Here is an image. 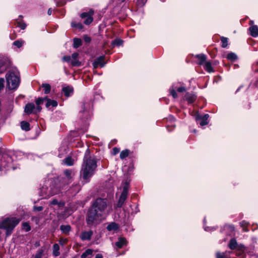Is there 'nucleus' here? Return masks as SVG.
<instances>
[{
	"instance_id": "nucleus-1",
	"label": "nucleus",
	"mask_w": 258,
	"mask_h": 258,
	"mask_svg": "<svg viewBox=\"0 0 258 258\" xmlns=\"http://www.w3.org/2000/svg\"><path fill=\"white\" fill-rule=\"evenodd\" d=\"M109 202L106 199L98 198L89 209L86 221L89 226L99 223L108 214Z\"/></svg>"
},
{
	"instance_id": "nucleus-2",
	"label": "nucleus",
	"mask_w": 258,
	"mask_h": 258,
	"mask_svg": "<svg viewBox=\"0 0 258 258\" xmlns=\"http://www.w3.org/2000/svg\"><path fill=\"white\" fill-rule=\"evenodd\" d=\"M89 152L88 150L86 152L81 171V175L82 176L83 178L86 180H87L94 174L97 167L95 159L93 157L88 156V153Z\"/></svg>"
},
{
	"instance_id": "nucleus-3",
	"label": "nucleus",
	"mask_w": 258,
	"mask_h": 258,
	"mask_svg": "<svg viewBox=\"0 0 258 258\" xmlns=\"http://www.w3.org/2000/svg\"><path fill=\"white\" fill-rule=\"evenodd\" d=\"M6 77L8 88L10 89H16L20 83L18 71L16 69H13L6 74Z\"/></svg>"
},
{
	"instance_id": "nucleus-4",
	"label": "nucleus",
	"mask_w": 258,
	"mask_h": 258,
	"mask_svg": "<svg viewBox=\"0 0 258 258\" xmlns=\"http://www.w3.org/2000/svg\"><path fill=\"white\" fill-rule=\"evenodd\" d=\"M20 220L16 217L7 218L0 222V228L6 230V236H9Z\"/></svg>"
},
{
	"instance_id": "nucleus-5",
	"label": "nucleus",
	"mask_w": 258,
	"mask_h": 258,
	"mask_svg": "<svg viewBox=\"0 0 258 258\" xmlns=\"http://www.w3.org/2000/svg\"><path fill=\"white\" fill-rule=\"evenodd\" d=\"M10 65L9 60L6 57H0V74L4 73Z\"/></svg>"
},
{
	"instance_id": "nucleus-6",
	"label": "nucleus",
	"mask_w": 258,
	"mask_h": 258,
	"mask_svg": "<svg viewBox=\"0 0 258 258\" xmlns=\"http://www.w3.org/2000/svg\"><path fill=\"white\" fill-rule=\"evenodd\" d=\"M127 196V194L126 191V190L125 189L124 191H122V193L119 197L118 203L116 205V206L118 208H120L122 207V206L123 205L126 199Z\"/></svg>"
},
{
	"instance_id": "nucleus-7",
	"label": "nucleus",
	"mask_w": 258,
	"mask_h": 258,
	"mask_svg": "<svg viewBox=\"0 0 258 258\" xmlns=\"http://www.w3.org/2000/svg\"><path fill=\"white\" fill-rule=\"evenodd\" d=\"M93 235V231L89 230L88 231L82 232L80 235V238L82 240H89L91 239Z\"/></svg>"
},
{
	"instance_id": "nucleus-8",
	"label": "nucleus",
	"mask_w": 258,
	"mask_h": 258,
	"mask_svg": "<svg viewBox=\"0 0 258 258\" xmlns=\"http://www.w3.org/2000/svg\"><path fill=\"white\" fill-rule=\"evenodd\" d=\"M105 62L104 60V56H100L96 58L95 61L93 63V66L94 68H96L100 66L101 67H103L105 65Z\"/></svg>"
},
{
	"instance_id": "nucleus-9",
	"label": "nucleus",
	"mask_w": 258,
	"mask_h": 258,
	"mask_svg": "<svg viewBox=\"0 0 258 258\" xmlns=\"http://www.w3.org/2000/svg\"><path fill=\"white\" fill-rule=\"evenodd\" d=\"M126 240L124 237H119L118 241L115 243V246L118 248H121L123 245H126Z\"/></svg>"
},
{
	"instance_id": "nucleus-10",
	"label": "nucleus",
	"mask_w": 258,
	"mask_h": 258,
	"mask_svg": "<svg viewBox=\"0 0 258 258\" xmlns=\"http://www.w3.org/2000/svg\"><path fill=\"white\" fill-rule=\"evenodd\" d=\"M72 228L70 225H61L60 226V230L65 235H69L71 231Z\"/></svg>"
},
{
	"instance_id": "nucleus-11",
	"label": "nucleus",
	"mask_w": 258,
	"mask_h": 258,
	"mask_svg": "<svg viewBox=\"0 0 258 258\" xmlns=\"http://www.w3.org/2000/svg\"><path fill=\"white\" fill-rule=\"evenodd\" d=\"M119 228V225L115 222L109 223L106 227V229L109 231H115Z\"/></svg>"
},
{
	"instance_id": "nucleus-12",
	"label": "nucleus",
	"mask_w": 258,
	"mask_h": 258,
	"mask_svg": "<svg viewBox=\"0 0 258 258\" xmlns=\"http://www.w3.org/2000/svg\"><path fill=\"white\" fill-rule=\"evenodd\" d=\"M62 90L66 97H69L72 95L74 89L72 87L67 86L63 87Z\"/></svg>"
},
{
	"instance_id": "nucleus-13",
	"label": "nucleus",
	"mask_w": 258,
	"mask_h": 258,
	"mask_svg": "<svg viewBox=\"0 0 258 258\" xmlns=\"http://www.w3.org/2000/svg\"><path fill=\"white\" fill-rule=\"evenodd\" d=\"M35 109V105L33 103H28L25 106V112L30 114L33 112V110Z\"/></svg>"
},
{
	"instance_id": "nucleus-14",
	"label": "nucleus",
	"mask_w": 258,
	"mask_h": 258,
	"mask_svg": "<svg viewBox=\"0 0 258 258\" xmlns=\"http://www.w3.org/2000/svg\"><path fill=\"white\" fill-rule=\"evenodd\" d=\"M78 56V53H74L72 55V57L73 60L72 61V64L74 66H79L81 65V62L77 60V57Z\"/></svg>"
},
{
	"instance_id": "nucleus-15",
	"label": "nucleus",
	"mask_w": 258,
	"mask_h": 258,
	"mask_svg": "<svg viewBox=\"0 0 258 258\" xmlns=\"http://www.w3.org/2000/svg\"><path fill=\"white\" fill-rule=\"evenodd\" d=\"M249 30L252 37H255L258 36V27L256 25L252 26L249 27Z\"/></svg>"
},
{
	"instance_id": "nucleus-16",
	"label": "nucleus",
	"mask_w": 258,
	"mask_h": 258,
	"mask_svg": "<svg viewBox=\"0 0 258 258\" xmlns=\"http://www.w3.org/2000/svg\"><path fill=\"white\" fill-rule=\"evenodd\" d=\"M196 119L197 121L199 122V124L201 126H204L208 124V122L206 120H205L202 117V115L200 114H197L196 115Z\"/></svg>"
},
{
	"instance_id": "nucleus-17",
	"label": "nucleus",
	"mask_w": 258,
	"mask_h": 258,
	"mask_svg": "<svg viewBox=\"0 0 258 258\" xmlns=\"http://www.w3.org/2000/svg\"><path fill=\"white\" fill-rule=\"evenodd\" d=\"M46 100L47 101V102L45 105L47 108L49 107L50 106H52V107H56L57 105V103L55 100H52L47 98L46 99Z\"/></svg>"
},
{
	"instance_id": "nucleus-18",
	"label": "nucleus",
	"mask_w": 258,
	"mask_h": 258,
	"mask_svg": "<svg viewBox=\"0 0 258 258\" xmlns=\"http://www.w3.org/2000/svg\"><path fill=\"white\" fill-rule=\"evenodd\" d=\"M21 127L23 130L28 131L30 130L29 123L25 121L21 122Z\"/></svg>"
},
{
	"instance_id": "nucleus-19",
	"label": "nucleus",
	"mask_w": 258,
	"mask_h": 258,
	"mask_svg": "<svg viewBox=\"0 0 258 258\" xmlns=\"http://www.w3.org/2000/svg\"><path fill=\"white\" fill-rule=\"evenodd\" d=\"M53 254L54 256H57L60 254V252H59V246L58 244L55 243L53 245Z\"/></svg>"
},
{
	"instance_id": "nucleus-20",
	"label": "nucleus",
	"mask_w": 258,
	"mask_h": 258,
	"mask_svg": "<svg viewBox=\"0 0 258 258\" xmlns=\"http://www.w3.org/2000/svg\"><path fill=\"white\" fill-rule=\"evenodd\" d=\"M42 87L44 88V93L45 94H48L51 90V86L49 84L44 83L42 84Z\"/></svg>"
},
{
	"instance_id": "nucleus-21",
	"label": "nucleus",
	"mask_w": 258,
	"mask_h": 258,
	"mask_svg": "<svg viewBox=\"0 0 258 258\" xmlns=\"http://www.w3.org/2000/svg\"><path fill=\"white\" fill-rule=\"evenodd\" d=\"M196 98L194 95L189 93H187L185 95V98L189 103H192L195 100Z\"/></svg>"
},
{
	"instance_id": "nucleus-22",
	"label": "nucleus",
	"mask_w": 258,
	"mask_h": 258,
	"mask_svg": "<svg viewBox=\"0 0 258 258\" xmlns=\"http://www.w3.org/2000/svg\"><path fill=\"white\" fill-rule=\"evenodd\" d=\"M237 245V243L236 240L235 239L233 238L231 239L230 241V242L229 243V247L231 249H234L236 248Z\"/></svg>"
},
{
	"instance_id": "nucleus-23",
	"label": "nucleus",
	"mask_w": 258,
	"mask_h": 258,
	"mask_svg": "<svg viewBox=\"0 0 258 258\" xmlns=\"http://www.w3.org/2000/svg\"><path fill=\"white\" fill-rule=\"evenodd\" d=\"M93 250L91 249H87L84 252H83L81 257V258H87L88 256L92 255Z\"/></svg>"
},
{
	"instance_id": "nucleus-24",
	"label": "nucleus",
	"mask_w": 258,
	"mask_h": 258,
	"mask_svg": "<svg viewBox=\"0 0 258 258\" xmlns=\"http://www.w3.org/2000/svg\"><path fill=\"white\" fill-rule=\"evenodd\" d=\"M82 45V40L79 38H74V44L73 46L74 48H78Z\"/></svg>"
},
{
	"instance_id": "nucleus-25",
	"label": "nucleus",
	"mask_w": 258,
	"mask_h": 258,
	"mask_svg": "<svg viewBox=\"0 0 258 258\" xmlns=\"http://www.w3.org/2000/svg\"><path fill=\"white\" fill-rule=\"evenodd\" d=\"M227 58L228 59L233 61L237 58V56L235 53L233 52H230L228 54Z\"/></svg>"
},
{
	"instance_id": "nucleus-26",
	"label": "nucleus",
	"mask_w": 258,
	"mask_h": 258,
	"mask_svg": "<svg viewBox=\"0 0 258 258\" xmlns=\"http://www.w3.org/2000/svg\"><path fill=\"white\" fill-rule=\"evenodd\" d=\"M130 151L127 149L122 151L120 153V158L123 159L129 155Z\"/></svg>"
},
{
	"instance_id": "nucleus-27",
	"label": "nucleus",
	"mask_w": 258,
	"mask_h": 258,
	"mask_svg": "<svg viewBox=\"0 0 258 258\" xmlns=\"http://www.w3.org/2000/svg\"><path fill=\"white\" fill-rule=\"evenodd\" d=\"M94 14V11L92 9L90 10L89 11L88 13H83L81 14V17L82 18H85L86 17L90 16L92 17V16Z\"/></svg>"
},
{
	"instance_id": "nucleus-28",
	"label": "nucleus",
	"mask_w": 258,
	"mask_h": 258,
	"mask_svg": "<svg viewBox=\"0 0 258 258\" xmlns=\"http://www.w3.org/2000/svg\"><path fill=\"white\" fill-rule=\"evenodd\" d=\"M197 57L198 58L200 59V62H199V63L200 64H203V62L204 61H205L206 59V55L203 54H201L197 55Z\"/></svg>"
},
{
	"instance_id": "nucleus-29",
	"label": "nucleus",
	"mask_w": 258,
	"mask_h": 258,
	"mask_svg": "<svg viewBox=\"0 0 258 258\" xmlns=\"http://www.w3.org/2000/svg\"><path fill=\"white\" fill-rule=\"evenodd\" d=\"M205 69L206 71L209 72H213V69L211 66V64L210 62H206L204 66Z\"/></svg>"
},
{
	"instance_id": "nucleus-30",
	"label": "nucleus",
	"mask_w": 258,
	"mask_h": 258,
	"mask_svg": "<svg viewBox=\"0 0 258 258\" xmlns=\"http://www.w3.org/2000/svg\"><path fill=\"white\" fill-rule=\"evenodd\" d=\"M221 40L222 43V47L223 48H225L228 45V39L226 37H221Z\"/></svg>"
},
{
	"instance_id": "nucleus-31",
	"label": "nucleus",
	"mask_w": 258,
	"mask_h": 258,
	"mask_svg": "<svg viewBox=\"0 0 258 258\" xmlns=\"http://www.w3.org/2000/svg\"><path fill=\"white\" fill-rule=\"evenodd\" d=\"M44 253V250L42 249H39L36 253L34 258H42Z\"/></svg>"
},
{
	"instance_id": "nucleus-32",
	"label": "nucleus",
	"mask_w": 258,
	"mask_h": 258,
	"mask_svg": "<svg viewBox=\"0 0 258 258\" xmlns=\"http://www.w3.org/2000/svg\"><path fill=\"white\" fill-rule=\"evenodd\" d=\"M65 163L69 166H71L73 164L74 161L72 158L70 157H68L64 159Z\"/></svg>"
},
{
	"instance_id": "nucleus-33",
	"label": "nucleus",
	"mask_w": 258,
	"mask_h": 258,
	"mask_svg": "<svg viewBox=\"0 0 258 258\" xmlns=\"http://www.w3.org/2000/svg\"><path fill=\"white\" fill-rule=\"evenodd\" d=\"M60 190L57 188H51L50 193L46 196H52L59 192Z\"/></svg>"
},
{
	"instance_id": "nucleus-34",
	"label": "nucleus",
	"mask_w": 258,
	"mask_h": 258,
	"mask_svg": "<svg viewBox=\"0 0 258 258\" xmlns=\"http://www.w3.org/2000/svg\"><path fill=\"white\" fill-rule=\"evenodd\" d=\"M64 173L68 180H70L72 178V172L70 170H66L64 171Z\"/></svg>"
},
{
	"instance_id": "nucleus-35",
	"label": "nucleus",
	"mask_w": 258,
	"mask_h": 258,
	"mask_svg": "<svg viewBox=\"0 0 258 258\" xmlns=\"http://www.w3.org/2000/svg\"><path fill=\"white\" fill-rule=\"evenodd\" d=\"M85 18H86V19L84 21V23L86 25H89L90 23H91L93 21V18L92 17L88 16V17H86Z\"/></svg>"
},
{
	"instance_id": "nucleus-36",
	"label": "nucleus",
	"mask_w": 258,
	"mask_h": 258,
	"mask_svg": "<svg viewBox=\"0 0 258 258\" xmlns=\"http://www.w3.org/2000/svg\"><path fill=\"white\" fill-rule=\"evenodd\" d=\"M71 25L73 27L78 28L79 29H82L83 27L82 24L80 23H76L75 22H72Z\"/></svg>"
},
{
	"instance_id": "nucleus-37",
	"label": "nucleus",
	"mask_w": 258,
	"mask_h": 258,
	"mask_svg": "<svg viewBox=\"0 0 258 258\" xmlns=\"http://www.w3.org/2000/svg\"><path fill=\"white\" fill-rule=\"evenodd\" d=\"M112 44L115 46V45H116V46H119V45H120L122 44V41L120 39H115L114 40H113L112 41Z\"/></svg>"
},
{
	"instance_id": "nucleus-38",
	"label": "nucleus",
	"mask_w": 258,
	"mask_h": 258,
	"mask_svg": "<svg viewBox=\"0 0 258 258\" xmlns=\"http://www.w3.org/2000/svg\"><path fill=\"white\" fill-rule=\"evenodd\" d=\"M46 99H47V97H44V98H38L36 100V104H37V105H40V104H42L43 101L44 100H46Z\"/></svg>"
},
{
	"instance_id": "nucleus-39",
	"label": "nucleus",
	"mask_w": 258,
	"mask_h": 258,
	"mask_svg": "<svg viewBox=\"0 0 258 258\" xmlns=\"http://www.w3.org/2000/svg\"><path fill=\"white\" fill-rule=\"evenodd\" d=\"M23 228L26 231H29L31 229V227L28 223H23Z\"/></svg>"
},
{
	"instance_id": "nucleus-40",
	"label": "nucleus",
	"mask_w": 258,
	"mask_h": 258,
	"mask_svg": "<svg viewBox=\"0 0 258 258\" xmlns=\"http://www.w3.org/2000/svg\"><path fill=\"white\" fill-rule=\"evenodd\" d=\"M68 240L67 238H60L59 240V243L62 246L66 244L68 242Z\"/></svg>"
},
{
	"instance_id": "nucleus-41",
	"label": "nucleus",
	"mask_w": 258,
	"mask_h": 258,
	"mask_svg": "<svg viewBox=\"0 0 258 258\" xmlns=\"http://www.w3.org/2000/svg\"><path fill=\"white\" fill-rule=\"evenodd\" d=\"M13 44L17 47L20 48L22 46V42L20 41L16 40L13 42Z\"/></svg>"
},
{
	"instance_id": "nucleus-42",
	"label": "nucleus",
	"mask_w": 258,
	"mask_h": 258,
	"mask_svg": "<svg viewBox=\"0 0 258 258\" xmlns=\"http://www.w3.org/2000/svg\"><path fill=\"white\" fill-rule=\"evenodd\" d=\"M128 187H129V182H127V181H126L124 183V185H123L122 191H124V190L125 189L127 194H128Z\"/></svg>"
},
{
	"instance_id": "nucleus-43",
	"label": "nucleus",
	"mask_w": 258,
	"mask_h": 258,
	"mask_svg": "<svg viewBox=\"0 0 258 258\" xmlns=\"http://www.w3.org/2000/svg\"><path fill=\"white\" fill-rule=\"evenodd\" d=\"M170 93L174 98L177 97V95L175 90L174 89H170Z\"/></svg>"
},
{
	"instance_id": "nucleus-44",
	"label": "nucleus",
	"mask_w": 258,
	"mask_h": 258,
	"mask_svg": "<svg viewBox=\"0 0 258 258\" xmlns=\"http://www.w3.org/2000/svg\"><path fill=\"white\" fill-rule=\"evenodd\" d=\"M248 223L245 221H242L240 223V225L241 227H243V230L245 231H247V230L245 229V227L247 225Z\"/></svg>"
},
{
	"instance_id": "nucleus-45",
	"label": "nucleus",
	"mask_w": 258,
	"mask_h": 258,
	"mask_svg": "<svg viewBox=\"0 0 258 258\" xmlns=\"http://www.w3.org/2000/svg\"><path fill=\"white\" fill-rule=\"evenodd\" d=\"M18 26L20 27L22 29L24 30L26 28V24L25 23H18Z\"/></svg>"
},
{
	"instance_id": "nucleus-46",
	"label": "nucleus",
	"mask_w": 258,
	"mask_h": 258,
	"mask_svg": "<svg viewBox=\"0 0 258 258\" xmlns=\"http://www.w3.org/2000/svg\"><path fill=\"white\" fill-rule=\"evenodd\" d=\"M51 204L53 205H58L59 206H60L62 205L60 203H59L57 200L56 199H53V200H52V201L51 202Z\"/></svg>"
},
{
	"instance_id": "nucleus-47",
	"label": "nucleus",
	"mask_w": 258,
	"mask_h": 258,
	"mask_svg": "<svg viewBox=\"0 0 258 258\" xmlns=\"http://www.w3.org/2000/svg\"><path fill=\"white\" fill-rule=\"evenodd\" d=\"M71 60V57L70 56H64L62 57V60L64 61L69 62Z\"/></svg>"
},
{
	"instance_id": "nucleus-48",
	"label": "nucleus",
	"mask_w": 258,
	"mask_h": 258,
	"mask_svg": "<svg viewBox=\"0 0 258 258\" xmlns=\"http://www.w3.org/2000/svg\"><path fill=\"white\" fill-rule=\"evenodd\" d=\"M186 90L185 87H179L177 89V91L178 92H185Z\"/></svg>"
},
{
	"instance_id": "nucleus-49",
	"label": "nucleus",
	"mask_w": 258,
	"mask_h": 258,
	"mask_svg": "<svg viewBox=\"0 0 258 258\" xmlns=\"http://www.w3.org/2000/svg\"><path fill=\"white\" fill-rule=\"evenodd\" d=\"M217 258H225V255L224 253H220V252H217L216 254Z\"/></svg>"
},
{
	"instance_id": "nucleus-50",
	"label": "nucleus",
	"mask_w": 258,
	"mask_h": 258,
	"mask_svg": "<svg viewBox=\"0 0 258 258\" xmlns=\"http://www.w3.org/2000/svg\"><path fill=\"white\" fill-rule=\"evenodd\" d=\"M34 210L35 211H41L43 210V207H41V206H39V207H34Z\"/></svg>"
},
{
	"instance_id": "nucleus-51",
	"label": "nucleus",
	"mask_w": 258,
	"mask_h": 258,
	"mask_svg": "<svg viewBox=\"0 0 258 258\" xmlns=\"http://www.w3.org/2000/svg\"><path fill=\"white\" fill-rule=\"evenodd\" d=\"M84 40H85V41L86 42H87V43H89V42H90V41H91V38H90V37H88V36H84Z\"/></svg>"
},
{
	"instance_id": "nucleus-52",
	"label": "nucleus",
	"mask_w": 258,
	"mask_h": 258,
	"mask_svg": "<svg viewBox=\"0 0 258 258\" xmlns=\"http://www.w3.org/2000/svg\"><path fill=\"white\" fill-rule=\"evenodd\" d=\"M119 152V150L118 148L115 147L113 149V155L117 154Z\"/></svg>"
},
{
	"instance_id": "nucleus-53",
	"label": "nucleus",
	"mask_w": 258,
	"mask_h": 258,
	"mask_svg": "<svg viewBox=\"0 0 258 258\" xmlns=\"http://www.w3.org/2000/svg\"><path fill=\"white\" fill-rule=\"evenodd\" d=\"M82 107L83 108V111L85 112V111H86L87 110L86 106V103H85V102H83L82 103Z\"/></svg>"
},
{
	"instance_id": "nucleus-54",
	"label": "nucleus",
	"mask_w": 258,
	"mask_h": 258,
	"mask_svg": "<svg viewBox=\"0 0 258 258\" xmlns=\"http://www.w3.org/2000/svg\"><path fill=\"white\" fill-rule=\"evenodd\" d=\"M202 117L205 119V120H207L209 117V115L208 114H205L204 115L202 116Z\"/></svg>"
},
{
	"instance_id": "nucleus-55",
	"label": "nucleus",
	"mask_w": 258,
	"mask_h": 258,
	"mask_svg": "<svg viewBox=\"0 0 258 258\" xmlns=\"http://www.w3.org/2000/svg\"><path fill=\"white\" fill-rule=\"evenodd\" d=\"M41 110V107L40 106V105H37L36 107V111L37 112H40Z\"/></svg>"
},
{
	"instance_id": "nucleus-56",
	"label": "nucleus",
	"mask_w": 258,
	"mask_h": 258,
	"mask_svg": "<svg viewBox=\"0 0 258 258\" xmlns=\"http://www.w3.org/2000/svg\"><path fill=\"white\" fill-rule=\"evenodd\" d=\"M95 258H103L102 257V255L100 254H97L96 256H95Z\"/></svg>"
},
{
	"instance_id": "nucleus-57",
	"label": "nucleus",
	"mask_w": 258,
	"mask_h": 258,
	"mask_svg": "<svg viewBox=\"0 0 258 258\" xmlns=\"http://www.w3.org/2000/svg\"><path fill=\"white\" fill-rule=\"evenodd\" d=\"M51 13H52V10H51V9H50H50H49L48 10L47 14H48L49 15H50L51 14Z\"/></svg>"
},
{
	"instance_id": "nucleus-58",
	"label": "nucleus",
	"mask_w": 258,
	"mask_h": 258,
	"mask_svg": "<svg viewBox=\"0 0 258 258\" xmlns=\"http://www.w3.org/2000/svg\"><path fill=\"white\" fill-rule=\"evenodd\" d=\"M76 187L77 188L76 190V192H78V191H79L80 189V187L79 185H76Z\"/></svg>"
},
{
	"instance_id": "nucleus-59",
	"label": "nucleus",
	"mask_w": 258,
	"mask_h": 258,
	"mask_svg": "<svg viewBox=\"0 0 258 258\" xmlns=\"http://www.w3.org/2000/svg\"><path fill=\"white\" fill-rule=\"evenodd\" d=\"M230 229H231V230H234V227L233 226H230Z\"/></svg>"
},
{
	"instance_id": "nucleus-60",
	"label": "nucleus",
	"mask_w": 258,
	"mask_h": 258,
	"mask_svg": "<svg viewBox=\"0 0 258 258\" xmlns=\"http://www.w3.org/2000/svg\"><path fill=\"white\" fill-rule=\"evenodd\" d=\"M146 1H144V0H143V3H142V5H144L145 4V3H146Z\"/></svg>"
},
{
	"instance_id": "nucleus-61",
	"label": "nucleus",
	"mask_w": 258,
	"mask_h": 258,
	"mask_svg": "<svg viewBox=\"0 0 258 258\" xmlns=\"http://www.w3.org/2000/svg\"><path fill=\"white\" fill-rule=\"evenodd\" d=\"M121 2H123V1H124L125 0H120Z\"/></svg>"
}]
</instances>
